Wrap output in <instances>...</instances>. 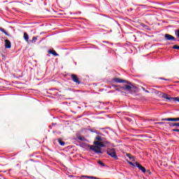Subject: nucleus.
Returning a JSON list of instances; mask_svg holds the SVG:
<instances>
[{
    "mask_svg": "<svg viewBox=\"0 0 179 179\" xmlns=\"http://www.w3.org/2000/svg\"><path fill=\"white\" fill-rule=\"evenodd\" d=\"M94 145H90V149L95 153H100L103 155L101 148H106V145L103 143V138L100 136H96L94 141Z\"/></svg>",
    "mask_w": 179,
    "mask_h": 179,
    "instance_id": "obj_1",
    "label": "nucleus"
},
{
    "mask_svg": "<svg viewBox=\"0 0 179 179\" xmlns=\"http://www.w3.org/2000/svg\"><path fill=\"white\" fill-rule=\"evenodd\" d=\"M159 97H162V99H166V100H169V101H178L179 103V97H171L169 96V94L166 93H163L162 92H157Z\"/></svg>",
    "mask_w": 179,
    "mask_h": 179,
    "instance_id": "obj_2",
    "label": "nucleus"
},
{
    "mask_svg": "<svg viewBox=\"0 0 179 179\" xmlns=\"http://www.w3.org/2000/svg\"><path fill=\"white\" fill-rule=\"evenodd\" d=\"M120 89H122V90H127L130 94H134L136 92L135 89H136V87L131 83V85H124V86L120 87Z\"/></svg>",
    "mask_w": 179,
    "mask_h": 179,
    "instance_id": "obj_3",
    "label": "nucleus"
},
{
    "mask_svg": "<svg viewBox=\"0 0 179 179\" xmlns=\"http://www.w3.org/2000/svg\"><path fill=\"white\" fill-rule=\"evenodd\" d=\"M107 155L110 156L113 159H115V160H118V157L117 156V153L115 152V149L114 148H108L106 150Z\"/></svg>",
    "mask_w": 179,
    "mask_h": 179,
    "instance_id": "obj_4",
    "label": "nucleus"
},
{
    "mask_svg": "<svg viewBox=\"0 0 179 179\" xmlns=\"http://www.w3.org/2000/svg\"><path fill=\"white\" fill-rule=\"evenodd\" d=\"M71 80L74 82L76 85H80L82 82H80V80H79V78H78V76L75 74H71Z\"/></svg>",
    "mask_w": 179,
    "mask_h": 179,
    "instance_id": "obj_5",
    "label": "nucleus"
},
{
    "mask_svg": "<svg viewBox=\"0 0 179 179\" xmlns=\"http://www.w3.org/2000/svg\"><path fill=\"white\" fill-rule=\"evenodd\" d=\"M113 82H115L116 83H127L128 85H131V82L118 78H113Z\"/></svg>",
    "mask_w": 179,
    "mask_h": 179,
    "instance_id": "obj_6",
    "label": "nucleus"
},
{
    "mask_svg": "<svg viewBox=\"0 0 179 179\" xmlns=\"http://www.w3.org/2000/svg\"><path fill=\"white\" fill-rule=\"evenodd\" d=\"M164 37L168 41H176V38L171 34H166Z\"/></svg>",
    "mask_w": 179,
    "mask_h": 179,
    "instance_id": "obj_7",
    "label": "nucleus"
},
{
    "mask_svg": "<svg viewBox=\"0 0 179 179\" xmlns=\"http://www.w3.org/2000/svg\"><path fill=\"white\" fill-rule=\"evenodd\" d=\"M162 121H171L172 122H176L178 121V117L164 118V119H162Z\"/></svg>",
    "mask_w": 179,
    "mask_h": 179,
    "instance_id": "obj_8",
    "label": "nucleus"
},
{
    "mask_svg": "<svg viewBox=\"0 0 179 179\" xmlns=\"http://www.w3.org/2000/svg\"><path fill=\"white\" fill-rule=\"evenodd\" d=\"M135 164L138 168V169H140L141 171H142V173H146V168H145L138 162H136Z\"/></svg>",
    "mask_w": 179,
    "mask_h": 179,
    "instance_id": "obj_9",
    "label": "nucleus"
},
{
    "mask_svg": "<svg viewBox=\"0 0 179 179\" xmlns=\"http://www.w3.org/2000/svg\"><path fill=\"white\" fill-rule=\"evenodd\" d=\"M4 42H5V47L6 48H10L12 47V44L10 43V41L9 40L6 39Z\"/></svg>",
    "mask_w": 179,
    "mask_h": 179,
    "instance_id": "obj_10",
    "label": "nucleus"
},
{
    "mask_svg": "<svg viewBox=\"0 0 179 179\" xmlns=\"http://www.w3.org/2000/svg\"><path fill=\"white\" fill-rule=\"evenodd\" d=\"M166 124H168V125H169V127H179V122H176V123L166 122Z\"/></svg>",
    "mask_w": 179,
    "mask_h": 179,
    "instance_id": "obj_11",
    "label": "nucleus"
},
{
    "mask_svg": "<svg viewBox=\"0 0 179 179\" xmlns=\"http://www.w3.org/2000/svg\"><path fill=\"white\" fill-rule=\"evenodd\" d=\"M48 53L52 54V55H54L55 57H58L59 55L55 50H49Z\"/></svg>",
    "mask_w": 179,
    "mask_h": 179,
    "instance_id": "obj_12",
    "label": "nucleus"
},
{
    "mask_svg": "<svg viewBox=\"0 0 179 179\" xmlns=\"http://www.w3.org/2000/svg\"><path fill=\"white\" fill-rule=\"evenodd\" d=\"M24 38L27 43H29V34L26 32L24 33Z\"/></svg>",
    "mask_w": 179,
    "mask_h": 179,
    "instance_id": "obj_13",
    "label": "nucleus"
},
{
    "mask_svg": "<svg viewBox=\"0 0 179 179\" xmlns=\"http://www.w3.org/2000/svg\"><path fill=\"white\" fill-rule=\"evenodd\" d=\"M57 141L59 142V143L61 146H65V142H64L62 139L58 138Z\"/></svg>",
    "mask_w": 179,
    "mask_h": 179,
    "instance_id": "obj_14",
    "label": "nucleus"
},
{
    "mask_svg": "<svg viewBox=\"0 0 179 179\" xmlns=\"http://www.w3.org/2000/svg\"><path fill=\"white\" fill-rule=\"evenodd\" d=\"M0 31H2V33H3L6 36H9V34H8V32H6V31L5 30V29H3V28H0Z\"/></svg>",
    "mask_w": 179,
    "mask_h": 179,
    "instance_id": "obj_15",
    "label": "nucleus"
},
{
    "mask_svg": "<svg viewBox=\"0 0 179 179\" xmlns=\"http://www.w3.org/2000/svg\"><path fill=\"white\" fill-rule=\"evenodd\" d=\"M81 178H89V179H94V176H82Z\"/></svg>",
    "mask_w": 179,
    "mask_h": 179,
    "instance_id": "obj_16",
    "label": "nucleus"
},
{
    "mask_svg": "<svg viewBox=\"0 0 179 179\" xmlns=\"http://www.w3.org/2000/svg\"><path fill=\"white\" fill-rule=\"evenodd\" d=\"M155 124H157L158 125H169V124H167L166 122H156Z\"/></svg>",
    "mask_w": 179,
    "mask_h": 179,
    "instance_id": "obj_17",
    "label": "nucleus"
},
{
    "mask_svg": "<svg viewBox=\"0 0 179 179\" xmlns=\"http://www.w3.org/2000/svg\"><path fill=\"white\" fill-rule=\"evenodd\" d=\"M98 164H100V166H101L102 167H104V166H106V164L101 161H98Z\"/></svg>",
    "mask_w": 179,
    "mask_h": 179,
    "instance_id": "obj_18",
    "label": "nucleus"
},
{
    "mask_svg": "<svg viewBox=\"0 0 179 179\" xmlns=\"http://www.w3.org/2000/svg\"><path fill=\"white\" fill-rule=\"evenodd\" d=\"M36 40H37V37L34 36V37L32 38V40L30 41H31V43H36Z\"/></svg>",
    "mask_w": 179,
    "mask_h": 179,
    "instance_id": "obj_19",
    "label": "nucleus"
},
{
    "mask_svg": "<svg viewBox=\"0 0 179 179\" xmlns=\"http://www.w3.org/2000/svg\"><path fill=\"white\" fill-rule=\"evenodd\" d=\"M173 50H179V45H175L172 48Z\"/></svg>",
    "mask_w": 179,
    "mask_h": 179,
    "instance_id": "obj_20",
    "label": "nucleus"
},
{
    "mask_svg": "<svg viewBox=\"0 0 179 179\" xmlns=\"http://www.w3.org/2000/svg\"><path fill=\"white\" fill-rule=\"evenodd\" d=\"M121 86L119 87V88H115L116 92H121V93H124V92L121 91Z\"/></svg>",
    "mask_w": 179,
    "mask_h": 179,
    "instance_id": "obj_21",
    "label": "nucleus"
},
{
    "mask_svg": "<svg viewBox=\"0 0 179 179\" xmlns=\"http://www.w3.org/2000/svg\"><path fill=\"white\" fill-rule=\"evenodd\" d=\"M126 156H127V157H129V159H134V157H132V155H131V154H129V153H127L126 155Z\"/></svg>",
    "mask_w": 179,
    "mask_h": 179,
    "instance_id": "obj_22",
    "label": "nucleus"
},
{
    "mask_svg": "<svg viewBox=\"0 0 179 179\" xmlns=\"http://www.w3.org/2000/svg\"><path fill=\"white\" fill-rule=\"evenodd\" d=\"M172 132H179V129H172Z\"/></svg>",
    "mask_w": 179,
    "mask_h": 179,
    "instance_id": "obj_23",
    "label": "nucleus"
},
{
    "mask_svg": "<svg viewBox=\"0 0 179 179\" xmlns=\"http://www.w3.org/2000/svg\"><path fill=\"white\" fill-rule=\"evenodd\" d=\"M128 163L129 164H130V166H133V167H135V164H134L133 162H129Z\"/></svg>",
    "mask_w": 179,
    "mask_h": 179,
    "instance_id": "obj_24",
    "label": "nucleus"
},
{
    "mask_svg": "<svg viewBox=\"0 0 179 179\" xmlns=\"http://www.w3.org/2000/svg\"><path fill=\"white\" fill-rule=\"evenodd\" d=\"M112 87H114V89H117V87H120V85H113Z\"/></svg>",
    "mask_w": 179,
    "mask_h": 179,
    "instance_id": "obj_25",
    "label": "nucleus"
},
{
    "mask_svg": "<svg viewBox=\"0 0 179 179\" xmlns=\"http://www.w3.org/2000/svg\"><path fill=\"white\" fill-rule=\"evenodd\" d=\"M144 28H145L146 30H150V29H149V27H148V25H145Z\"/></svg>",
    "mask_w": 179,
    "mask_h": 179,
    "instance_id": "obj_26",
    "label": "nucleus"
},
{
    "mask_svg": "<svg viewBox=\"0 0 179 179\" xmlns=\"http://www.w3.org/2000/svg\"><path fill=\"white\" fill-rule=\"evenodd\" d=\"M146 171V173H148V174H152V172L150 171V170H147V171Z\"/></svg>",
    "mask_w": 179,
    "mask_h": 179,
    "instance_id": "obj_27",
    "label": "nucleus"
},
{
    "mask_svg": "<svg viewBox=\"0 0 179 179\" xmlns=\"http://www.w3.org/2000/svg\"><path fill=\"white\" fill-rule=\"evenodd\" d=\"M78 139H79L80 141H83V138H82V137H79Z\"/></svg>",
    "mask_w": 179,
    "mask_h": 179,
    "instance_id": "obj_28",
    "label": "nucleus"
},
{
    "mask_svg": "<svg viewBox=\"0 0 179 179\" xmlns=\"http://www.w3.org/2000/svg\"><path fill=\"white\" fill-rule=\"evenodd\" d=\"M141 89H142V90H143L145 92V87H142Z\"/></svg>",
    "mask_w": 179,
    "mask_h": 179,
    "instance_id": "obj_29",
    "label": "nucleus"
},
{
    "mask_svg": "<svg viewBox=\"0 0 179 179\" xmlns=\"http://www.w3.org/2000/svg\"><path fill=\"white\" fill-rule=\"evenodd\" d=\"M145 93H149V91L148 90H145Z\"/></svg>",
    "mask_w": 179,
    "mask_h": 179,
    "instance_id": "obj_30",
    "label": "nucleus"
},
{
    "mask_svg": "<svg viewBox=\"0 0 179 179\" xmlns=\"http://www.w3.org/2000/svg\"><path fill=\"white\" fill-rule=\"evenodd\" d=\"M94 179H100V178H96V177H94Z\"/></svg>",
    "mask_w": 179,
    "mask_h": 179,
    "instance_id": "obj_31",
    "label": "nucleus"
},
{
    "mask_svg": "<svg viewBox=\"0 0 179 179\" xmlns=\"http://www.w3.org/2000/svg\"><path fill=\"white\" fill-rule=\"evenodd\" d=\"M1 57H5V56L3 55V54H1Z\"/></svg>",
    "mask_w": 179,
    "mask_h": 179,
    "instance_id": "obj_32",
    "label": "nucleus"
},
{
    "mask_svg": "<svg viewBox=\"0 0 179 179\" xmlns=\"http://www.w3.org/2000/svg\"><path fill=\"white\" fill-rule=\"evenodd\" d=\"M160 79H162V80H166V79H164V78H161Z\"/></svg>",
    "mask_w": 179,
    "mask_h": 179,
    "instance_id": "obj_33",
    "label": "nucleus"
},
{
    "mask_svg": "<svg viewBox=\"0 0 179 179\" xmlns=\"http://www.w3.org/2000/svg\"><path fill=\"white\" fill-rule=\"evenodd\" d=\"M178 121H179V117H178Z\"/></svg>",
    "mask_w": 179,
    "mask_h": 179,
    "instance_id": "obj_34",
    "label": "nucleus"
}]
</instances>
